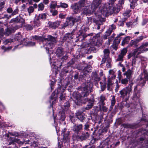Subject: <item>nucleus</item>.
Wrapping results in <instances>:
<instances>
[{"label":"nucleus","mask_w":148,"mask_h":148,"mask_svg":"<svg viewBox=\"0 0 148 148\" xmlns=\"http://www.w3.org/2000/svg\"><path fill=\"white\" fill-rule=\"evenodd\" d=\"M99 10V11H97L95 13L96 16L99 19V20H97L95 22L97 23H98L97 21H98L99 20L101 21V19H102V16H106L108 13L110 14L113 13H118L119 10L118 8L114 7H110L109 9H108L106 7L105 5L100 8Z\"/></svg>","instance_id":"nucleus-1"},{"label":"nucleus","mask_w":148,"mask_h":148,"mask_svg":"<svg viewBox=\"0 0 148 148\" xmlns=\"http://www.w3.org/2000/svg\"><path fill=\"white\" fill-rule=\"evenodd\" d=\"M92 87V86H91L89 82H87L83 84L81 88V90L82 91L81 95H80L77 94L78 95L80 96L78 97L77 96L76 97V99L78 101H80L81 97H85L87 96L89 93L91 92Z\"/></svg>","instance_id":"nucleus-2"},{"label":"nucleus","mask_w":148,"mask_h":148,"mask_svg":"<svg viewBox=\"0 0 148 148\" xmlns=\"http://www.w3.org/2000/svg\"><path fill=\"white\" fill-rule=\"evenodd\" d=\"M103 0H93L91 7H86L83 12L84 14H89L95 11L98 9Z\"/></svg>","instance_id":"nucleus-3"},{"label":"nucleus","mask_w":148,"mask_h":148,"mask_svg":"<svg viewBox=\"0 0 148 148\" xmlns=\"http://www.w3.org/2000/svg\"><path fill=\"white\" fill-rule=\"evenodd\" d=\"M133 84L131 83L128 86L123 88L119 91L120 97L123 99H128L132 93V87Z\"/></svg>","instance_id":"nucleus-4"},{"label":"nucleus","mask_w":148,"mask_h":148,"mask_svg":"<svg viewBox=\"0 0 148 148\" xmlns=\"http://www.w3.org/2000/svg\"><path fill=\"white\" fill-rule=\"evenodd\" d=\"M147 71L144 70L143 73L140 76V79H138V80L139 81L140 84H138L134 88V91L136 92V90L138 89V87L140 86L142 87L145 83L146 81L148 79V75L147 74Z\"/></svg>","instance_id":"nucleus-5"},{"label":"nucleus","mask_w":148,"mask_h":148,"mask_svg":"<svg viewBox=\"0 0 148 148\" xmlns=\"http://www.w3.org/2000/svg\"><path fill=\"white\" fill-rule=\"evenodd\" d=\"M2 133L1 135H3V137H6V139L8 140V143H7V144L9 145L12 144L14 142L17 141L19 144H23V143L21 142H20L19 140H17L16 139H14V138H11L10 137V136H14V135L12 133H10L9 134H8L6 133V131L5 130H3L2 131Z\"/></svg>","instance_id":"nucleus-6"},{"label":"nucleus","mask_w":148,"mask_h":148,"mask_svg":"<svg viewBox=\"0 0 148 148\" xmlns=\"http://www.w3.org/2000/svg\"><path fill=\"white\" fill-rule=\"evenodd\" d=\"M33 38L38 41L40 42H44L45 41H50L55 43L56 42V38L53 37L51 35H48L47 37H44L42 36H35Z\"/></svg>","instance_id":"nucleus-7"},{"label":"nucleus","mask_w":148,"mask_h":148,"mask_svg":"<svg viewBox=\"0 0 148 148\" xmlns=\"http://www.w3.org/2000/svg\"><path fill=\"white\" fill-rule=\"evenodd\" d=\"M148 46V42H146L145 43L143 44L140 47L135 50L134 54H136L137 52H138V53L139 54L141 53L148 51V48H145Z\"/></svg>","instance_id":"nucleus-8"},{"label":"nucleus","mask_w":148,"mask_h":148,"mask_svg":"<svg viewBox=\"0 0 148 148\" xmlns=\"http://www.w3.org/2000/svg\"><path fill=\"white\" fill-rule=\"evenodd\" d=\"M46 17V16L45 14H39L38 15L36 14L34 18V26H39L40 25V23L39 21L40 19H45Z\"/></svg>","instance_id":"nucleus-9"},{"label":"nucleus","mask_w":148,"mask_h":148,"mask_svg":"<svg viewBox=\"0 0 148 148\" xmlns=\"http://www.w3.org/2000/svg\"><path fill=\"white\" fill-rule=\"evenodd\" d=\"M80 20V17H79L77 20L73 17L69 18L67 19L66 23L64 24V26L66 27L67 25H73L75 22H78Z\"/></svg>","instance_id":"nucleus-10"},{"label":"nucleus","mask_w":148,"mask_h":148,"mask_svg":"<svg viewBox=\"0 0 148 148\" xmlns=\"http://www.w3.org/2000/svg\"><path fill=\"white\" fill-rule=\"evenodd\" d=\"M82 5L80 3H76L72 5L71 8L75 13H77L81 9Z\"/></svg>","instance_id":"nucleus-11"},{"label":"nucleus","mask_w":148,"mask_h":148,"mask_svg":"<svg viewBox=\"0 0 148 148\" xmlns=\"http://www.w3.org/2000/svg\"><path fill=\"white\" fill-rule=\"evenodd\" d=\"M66 129L65 128L62 130V135L63 136L64 140L65 142H68L69 141L70 138L69 136V132L68 131L66 132Z\"/></svg>","instance_id":"nucleus-12"},{"label":"nucleus","mask_w":148,"mask_h":148,"mask_svg":"<svg viewBox=\"0 0 148 148\" xmlns=\"http://www.w3.org/2000/svg\"><path fill=\"white\" fill-rule=\"evenodd\" d=\"M17 40L16 43L18 42H20L21 44H22L23 42L25 41L26 39H23V40H22V36L21 35L20 33H18L17 34H16L15 36V38L14 39V41H16Z\"/></svg>","instance_id":"nucleus-13"},{"label":"nucleus","mask_w":148,"mask_h":148,"mask_svg":"<svg viewBox=\"0 0 148 148\" xmlns=\"http://www.w3.org/2000/svg\"><path fill=\"white\" fill-rule=\"evenodd\" d=\"M144 38V37L143 36H139L136 39L131 40L130 42V46H132L133 45H136L138 43L142 40Z\"/></svg>","instance_id":"nucleus-14"},{"label":"nucleus","mask_w":148,"mask_h":148,"mask_svg":"<svg viewBox=\"0 0 148 148\" xmlns=\"http://www.w3.org/2000/svg\"><path fill=\"white\" fill-rule=\"evenodd\" d=\"M57 94L60 92L61 95L60 96V99L61 100H64L65 99V95L63 94L64 90L61 87H58L57 89Z\"/></svg>","instance_id":"nucleus-15"},{"label":"nucleus","mask_w":148,"mask_h":148,"mask_svg":"<svg viewBox=\"0 0 148 148\" xmlns=\"http://www.w3.org/2000/svg\"><path fill=\"white\" fill-rule=\"evenodd\" d=\"M60 22L59 21H57L54 22H49V26L51 28L56 29L60 25Z\"/></svg>","instance_id":"nucleus-16"},{"label":"nucleus","mask_w":148,"mask_h":148,"mask_svg":"<svg viewBox=\"0 0 148 148\" xmlns=\"http://www.w3.org/2000/svg\"><path fill=\"white\" fill-rule=\"evenodd\" d=\"M115 27V26L114 25H111L110 27L106 31L105 35L104 36V38L107 39V37L110 34Z\"/></svg>","instance_id":"nucleus-17"},{"label":"nucleus","mask_w":148,"mask_h":148,"mask_svg":"<svg viewBox=\"0 0 148 148\" xmlns=\"http://www.w3.org/2000/svg\"><path fill=\"white\" fill-rule=\"evenodd\" d=\"M15 29L14 27H11L7 28L6 30L5 34L7 36L14 32Z\"/></svg>","instance_id":"nucleus-18"},{"label":"nucleus","mask_w":148,"mask_h":148,"mask_svg":"<svg viewBox=\"0 0 148 148\" xmlns=\"http://www.w3.org/2000/svg\"><path fill=\"white\" fill-rule=\"evenodd\" d=\"M57 95H55L54 93L53 92L50 97V103H52L53 104H54L57 100Z\"/></svg>","instance_id":"nucleus-19"},{"label":"nucleus","mask_w":148,"mask_h":148,"mask_svg":"<svg viewBox=\"0 0 148 148\" xmlns=\"http://www.w3.org/2000/svg\"><path fill=\"white\" fill-rule=\"evenodd\" d=\"M56 55L58 57L63 56L64 54L63 49L61 48H58L56 51Z\"/></svg>","instance_id":"nucleus-20"},{"label":"nucleus","mask_w":148,"mask_h":148,"mask_svg":"<svg viewBox=\"0 0 148 148\" xmlns=\"http://www.w3.org/2000/svg\"><path fill=\"white\" fill-rule=\"evenodd\" d=\"M87 101H88L89 103L87 105V106L86 107V109L87 110H89L92 108L93 106V103L94 102V100L92 99V100L88 99V98L86 99Z\"/></svg>","instance_id":"nucleus-21"},{"label":"nucleus","mask_w":148,"mask_h":148,"mask_svg":"<svg viewBox=\"0 0 148 148\" xmlns=\"http://www.w3.org/2000/svg\"><path fill=\"white\" fill-rule=\"evenodd\" d=\"M82 125H75L73 127V130L74 131L78 133L82 129Z\"/></svg>","instance_id":"nucleus-22"},{"label":"nucleus","mask_w":148,"mask_h":148,"mask_svg":"<svg viewBox=\"0 0 148 148\" xmlns=\"http://www.w3.org/2000/svg\"><path fill=\"white\" fill-rule=\"evenodd\" d=\"M77 118L80 121H83L85 118V115L79 112H77L76 113Z\"/></svg>","instance_id":"nucleus-23"},{"label":"nucleus","mask_w":148,"mask_h":148,"mask_svg":"<svg viewBox=\"0 0 148 148\" xmlns=\"http://www.w3.org/2000/svg\"><path fill=\"white\" fill-rule=\"evenodd\" d=\"M132 71L130 69H129L126 72L123 74V75H126V78L130 80L132 77Z\"/></svg>","instance_id":"nucleus-24"},{"label":"nucleus","mask_w":148,"mask_h":148,"mask_svg":"<svg viewBox=\"0 0 148 148\" xmlns=\"http://www.w3.org/2000/svg\"><path fill=\"white\" fill-rule=\"evenodd\" d=\"M104 57L103 58L102 60L103 61L104 60H106V59H107L108 58H110L109 57V51L108 49H105L103 51Z\"/></svg>","instance_id":"nucleus-25"},{"label":"nucleus","mask_w":148,"mask_h":148,"mask_svg":"<svg viewBox=\"0 0 148 148\" xmlns=\"http://www.w3.org/2000/svg\"><path fill=\"white\" fill-rule=\"evenodd\" d=\"M109 75L108 77V78L111 79H115L116 75L114 74V73L112 70H110L109 72Z\"/></svg>","instance_id":"nucleus-26"},{"label":"nucleus","mask_w":148,"mask_h":148,"mask_svg":"<svg viewBox=\"0 0 148 148\" xmlns=\"http://www.w3.org/2000/svg\"><path fill=\"white\" fill-rule=\"evenodd\" d=\"M102 62H105L106 63V66L107 67L110 68L111 67V60L110 58H108L107 59H106V60H104L103 61H102Z\"/></svg>","instance_id":"nucleus-27"},{"label":"nucleus","mask_w":148,"mask_h":148,"mask_svg":"<svg viewBox=\"0 0 148 148\" xmlns=\"http://www.w3.org/2000/svg\"><path fill=\"white\" fill-rule=\"evenodd\" d=\"M130 37L129 36H127L125 38L122 42L121 44L122 45H124L125 44H127L130 40Z\"/></svg>","instance_id":"nucleus-28"},{"label":"nucleus","mask_w":148,"mask_h":148,"mask_svg":"<svg viewBox=\"0 0 148 148\" xmlns=\"http://www.w3.org/2000/svg\"><path fill=\"white\" fill-rule=\"evenodd\" d=\"M25 41L23 42L22 43V44L28 46H32L35 45V43L34 42H29L27 43V42L25 43Z\"/></svg>","instance_id":"nucleus-29"},{"label":"nucleus","mask_w":148,"mask_h":148,"mask_svg":"<svg viewBox=\"0 0 148 148\" xmlns=\"http://www.w3.org/2000/svg\"><path fill=\"white\" fill-rule=\"evenodd\" d=\"M129 1L131 3L130 7L132 9L134 8L136 3L138 0H129Z\"/></svg>","instance_id":"nucleus-30"},{"label":"nucleus","mask_w":148,"mask_h":148,"mask_svg":"<svg viewBox=\"0 0 148 148\" xmlns=\"http://www.w3.org/2000/svg\"><path fill=\"white\" fill-rule=\"evenodd\" d=\"M69 106L70 105L69 103L68 102H66L64 104V108L63 109V110L64 111H67L69 110Z\"/></svg>","instance_id":"nucleus-31"},{"label":"nucleus","mask_w":148,"mask_h":148,"mask_svg":"<svg viewBox=\"0 0 148 148\" xmlns=\"http://www.w3.org/2000/svg\"><path fill=\"white\" fill-rule=\"evenodd\" d=\"M57 5L56 1H52L51 3L50 7L51 9H54Z\"/></svg>","instance_id":"nucleus-32"},{"label":"nucleus","mask_w":148,"mask_h":148,"mask_svg":"<svg viewBox=\"0 0 148 148\" xmlns=\"http://www.w3.org/2000/svg\"><path fill=\"white\" fill-rule=\"evenodd\" d=\"M89 136V135L88 132H86V134H83L82 136H81L80 138L82 140H85L88 138Z\"/></svg>","instance_id":"nucleus-33"},{"label":"nucleus","mask_w":148,"mask_h":148,"mask_svg":"<svg viewBox=\"0 0 148 148\" xmlns=\"http://www.w3.org/2000/svg\"><path fill=\"white\" fill-rule=\"evenodd\" d=\"M47 46L45 47L46 50H48L54 47L53 43H49L47 44Z\"/></svg>","instance_id":"nucleus-34"},{"label":"nucleus","mask_w":148,"mask_h":148,"mask_svg":"<svg viewBox=\"0 0 148 148\" xmlns=\"http://www.w3.org/2000/svg\"><path fill=\"white\" fill-rule=\"evenodd\" d=\"M129 80V79H128L127 78H124L121 79V81L122 84L126 85L128 83Z\"/></svg>","instance_id":"nucleus-35"},{"label":"nucleus","mask_w":148,"mask_h":148,"mask_svg":"<svg viewBox=\"0 0 148 148\" xmlns=\"http://www.w3.org/2000/svg\"><path fill=\"white\" fill-rule=\"evenodd\" d=\"M19 21V19L18 17H16V18L12 19L10 21V23H17Z\"/></svg>","instance_id":"nucleus-36"},{"label":"nucleus","mask_w":148,"mask_h":148,"mask_svg":"<svg viewBox=\"0 0 148 148\" xmlns=\"http://www.w3.org/2000/svg\"><path fill=\"white\" fill-rule=\"evenodd\" d=\"M68 7V5L64 3H61L60 5H58V8L61 7L63 8H66Z\"/></svg>","instance_id":"nucleus-37"},{"label":"nucleus","mask_w":148,"mask_h":148,"mask_svg":"<svg viewBox=\"0 0 148 148\" xmlns=\"http://www.w3.org/2000/svg\"><path fill=\"white\" fill-rule=\"evenodd\" d=\"M38 10H43L44 8V4L42 3H40L38 5Z\"/></svg>","instance_id":"nucleus-38"},{"label":"nucleus","mask_w":148,"mask_h":148,"mask_svg":"<svg viewBox=\"0 0 148 148\" xmlns=\"http://www.w3.org/2000/svg\"><path fill=\"white\" fill-rule=\"evenodd\" d=\"M34 10V7L32 6H30L27 9L28 12L29 13V15H30V14L33 12Z\"/></svg>","instance_id":"nucleus-39"},{"label":"nucleus","mask_w":148,"mask_h":148,"mask_svg":"<svg viewBox=\"0 0 148 148\" xmlns=\"http://www.w3.org/2000/svg\"><path fill=\"white\" fill-rule=\"evenodd\" d=\"M100 83L101 84V90L102 91H103L106 88V84L105 83H103L101 82H100Z\"/></svg>","instance_id":"nucleus-40"},{"label":"nucleus","mask_w":148,"mask_h":148,"mask_svg":"<svg viewBox=\"0 0 148 148\" xmlns=\"http://www.w3.org/2000/svg\"><path fill=\"white\" fill-rule=\"evenodd\" d=\"M113 83V82L112 81V79H108V89L109 90V88L110 87V86L112 85Z\"/></svg>","instance_id":"nucleus-41"},{"label":"nucleus","mask_w":148,"mask_h":148,"mask_svg":"<svg viewBox=\"0 0 148 148\" xmlns=\"http://www.w3.org/2000/svg\"><path fill=\"white\" fill-rule=\"evenodd\" d=\"M127 50L126 48H123L121 51L120 54L124 56L125 55L127 52Z\"/></svg>","instance_id":"nucleus-42"},{"label":"nucleus","mask_w":148,"mask_h":148,"mask_svg":"<svg viewBox=\"0 0 148 148\" xmlns=\"http://www.w3.org/2000/svg\"><path fill=\"white\" fill-rule=\"evenodd\" d=\"M72 34V33H67V34H66L65 36H64V40H66L68 38H71Z\"/></svg>","instance_id":"nucleus-43"},{"label":"nucleus","mask_w":148,"mask_h":148,"mask_svg":"<svg viewBox=\"0 0 148 148\" xmlns=\"http://www.w3.org/2000/svg\"><path fill=\"white\" fill-rule=\"evenodd\" d=\"M134 51L132 53H130L129 54V55L128 56V59L130 58L133 56H134V57H135L136 56V55L137 56L139 54L138 53V52H137L136 53V54H134Z\"/></svg>","instance_id":"nucleus-44"},{"label":"nucleus","mask_w":148,"mask_h":148,"mask_svg":"<svg viewBox=\"0 0 148 148\" xmlns=\"http://www.w3.org/2000/svg\"><path fill=\"white\" fill-rule=\"evenodd\" d=\"M130 12L131 11L130 10H127L123 14V15L126 17H129L130 16Z\"/></svg>","instance_id":"nucleus-45"},{"label":"nucleus","mask_w":148,"mask_h":148,"mask_svg":"<svg viewBox=\"0 0 148 148\" xmlns=\"http://www.w3.org/2000/svg\"><path fill=\"white\" fill-rule=\"evenodd\" d=\"M118 77L119 78V82L121 81V72L119 70L118 71Z\"/></svg>","instance_id":"nucleus-46"},{"label":"nucleus","mask_w":148,"mask_h":148,"mask_svg":"<svg viewBox=\"0 0 148 148\" xmlns=\"http://www.w3.org/2000/svg\"><path fill=\"white\" fill-rule=\"evenodd\" d=\"M120 38H116V37L114 40V42L116 44H118L120 42Z\"/></svg>","instance_id":"nucleus-47"},{"label":"nucleus","mask_w":148,"mask_h":148,"mask_svg":"<svg viewBox=\"0 0 148 148\" xmlns=\"http://www.w3.org/2000/svg\"><path fill=\"white\" fill-rule=\"evenodd\" d=\"M123 56L121 55V54H120L119 55L118 58L117 59V61H122L123 60Z\"/></svg>","instance_id":"nucleus-48"},{"label":"nucleus","mask_w":148,"mask_h":148,"mask_svg":"<svg viewBox=\"0 0 148 148\" xmlns=\"http://www.w3.org/2000/svg\"><path fill=\"white\" fill-rule=\"evenodd\" d=\"M15 42V41L14 40V39H7L5 41V42L6 44H7L10 43H11L12 42Z\"/></svg>","instance_id":"nucleus-49"},{"label":"nucleus","mask_w":148,"mask_h":148,"mask_svg":"<svg viewBox=\"0 0 148 148\" xmlns=\"http://www.w3.org/2000/svg\"><path fill=\"white\" fill-rule=\"evenodd\" d=\"M116 0H109V1L108 3L109 5H110H110H112L114 4V3L115 2Z\"/></svg>","instance_id":"nucleus-50"},{"label":"nucleus","mask_w":148,"mask_h":148,"mask_svg":"<svg viewBox=\"0 0 148 148\" xmlns=\"http://www.w3.org/2000/svg\"><path fill=\"white\" fill-rule=\"evenodd\" d=\"M59 116H60V119L62 121H64L65 119V117L64 115V114H62L60 115H58Z\"/></svg>","instance_id":"nucleus-51"},{"label":"nucleus","mask_w":148,"mask_h":148,"mask_svg":"<svg viewBox=\"0 0 148 148\" xmlns=\"http://www.w3.org/2000/svg\"><path fill=\"white\" fill-rule=\"evenodd\" d=\"M50 12L52 13V14L53 16L56 15L58 13V12L56 10H54L53 11L51 10H50Z\"/></svg>","instance_id":"nucleus-52"},{"label":"nucleus","mask_w":148,"mask_h":148,"mask_svg":"<svg viewBox=\"0 0 148 148\" xmlns=\"http://www.w3.org/2000/svg\"><path fill=\"white\" fill-rule=\"evenodd\" d=\"M26 27L27 30H31L33 29L32 27L29 25H26Z\"/></svg>","instance_id":"nucleus-53"},{"label":"nucleus","mask_w":148,"mask_h":148,"mask_svg":"<svg viewBox=\"0 0 148 148\" xmlns=\"http://www.w3.org/2000/svg\"><path fill=\"white\" fill-rule=\"evenodd\" d=\"M133 23L132 22H129L126 23V25L128 27H133Z\"/></svg>","instance_id":"nucleus-54"},{"label":"nucleus","mask_w":148,"mask_h":148,"mask_svg":"<svg viewBox=\"0 0 148 148\" xmlns=\"http://www.w3.org/2000/svg\"><path fill=\"white\" fill-rule=\"evenodd\" d=\"M101 109L104 112H106L108 110V108H106V107L103 106H102V107L101 108Z\"/></svg>","instance_id":"nucleus-55"},{"label":"nucleus","mask_w":148,"mask_h":148,"mask_svg":"<svg viewBox=\"0 0 148 148\" xmlns=\"http://www.w3.org/2000/svg\"><path fill=\"white\" fill-rule=\"evenodd\" d=\"M105 99V97L103 96H101L100 97V101L102 103L104 102Z\"/></svg>","instance_id":"nucleus-56"},{"label":"nucleus","mask_w":148,"mask_h":148,"mask_svg":"<svg viewBox=\"0 0 148 148\" xmlns=\"http://www.w3.org/2000/svg\"><path fill=\"white\" fill-rule=\"evenodd\" d=\"M116 88H115V90L116 92L118 91L119 88V86L118 84V82L117 81H116Z\"/></svg>","instance_id":"nucleus-57"},{"label":"nucleus","mask_w":148,"mask_h":148,"mask_svg":"<svg viewBox=\"0 0 148 148\" xmlns=\"http://www.w3.org/2000/svg\"><path fill=\"white\" fill-rule=\"evenodd\" d=\"M115 103V100L114 99V97H113L112 98V99L111 100V105L112 106H113L114 105Z\"/></svg>","instance_id":"nucleus-58"},{"label":"nucleus","mask_w":148,"mask_h":148,"mask_svg":"<svg viewBox=\"0 0 148 148\" xmlns=\"http://www.w3.org/2000/svg\"><path fill=\"white\" fill-rule=\"evenodd\" d=\"M148 21L147 19H144L143 20L142 24L143 25H144L146 24L148 22Z\"/></svg>","instance_id":"nucleus-59"},{"label":"nucleus","mask_w":148,"mask_h":148,"mask_svg":"<svg viewBox=\"0 0 148 148\" xmlns=\"http://www.w3.org/2000/svg\"><path fill=\"white\" fill-rule=\"evenodd\" d=\"M18 10L17 9H15L12 13V15H14L17 14L18 12Z\"/></svg>","instance_id":"nucleus-60"},{"label":"nucleus","mask_w":148,"mask_h":148,"mask_svg":"<svg viewBox=\"0 0 148 148\" xmlns=\"http://www.w3.org/2000/svg\"><path fill=\"white\" fill-rule=\"evenodd\" d=\"M12 10L11 8H9L7 9V11L8 13H11L12 12Z\"/></svg>","instance_id":"nucleus-61"},{"label":"nucleus","mask_w":148,"mask_h":148,"mask_svg":"<svg viewBox=\"0 0 148 148\" xmlns=\"http://www.w3.org/2000/svg\"><path fill=\"white\" fill-rule=\"evenodd\" d=\"M124 25L123 22L122 21H119L118 25L120 26H123Z\"/></svg>","instance_id":"nucleus-62"},{"label":"nucleus","mask_w":148,"mask_h":148,"mask_svg":"<svg viewBox=\"0 0 148 148\" xmlns=\"http://www.w3.org/2000/svg\"><path fill=\"white\" fill-rule=\"evenodd\" d=\"M1 48L2 49L4 50V52H5L7 51V50L8 49V48H5V47L3 46H2Z\"/></svg>","instance_id":"nucleus-63"},{"label":"nucleus","mask_w":148,"mask_h":148,"mask_svg":"<svg viewBox=\"0 0 148 148\" xmlns=\"http://www.w3.org/2000/svg\"><path fill=\"white\" fill-rule=\"evenodd\" d=\"M55 84V82L53 81H51V82L50 85H51V87L52 89V87L54 84Z\"/></svg>","instance_id":"nucleus-64"}]
</instances>
